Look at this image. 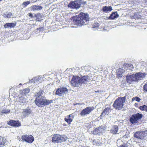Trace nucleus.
<instances>
[{
  "instance_id": "nucleus-1",
  "label": "nucleus",
  "mask_w": 147,
  "mask_h": 147,
  "mask_svg": "<svg viewBox=\"0 0 147 147\" xmlns=\"http://www.w3.org/2000/svg\"><path fill=\"white\" fill-rule=\"evenodd\" d=\"M34 96L36 97L34 101V103L39 107H43L53 102L52 100L46 99L45 92L42 90L40 89L38 92H35Z\"/></svg>"
},
{
  "instance_id": "nucleus-2",
  "label": "nucleus",
  "mask_w": 147,
  "mask_h": 147,
  "mask_svg": "<svg viewBox=\"0 0 147 147\" xmlns=\"http://www.w3.org/2000/svg\"><path fill=\"white\" fill-rule=\"evenodd\" d=\"M88 15L87 13H80L78 16L72 17L73 24L81 26L88 24L89 21Z\"/></svg>"
},
{
  "instance_id": "nucleus-3",
  "label": "nucleus",
  "mask_w": 147,
  "mask_h": 147,
  "mask_svg": "<svg viewBox=\"0 0 147 147\" xmlns=\"http://www.w3.org/2000/svg\"><path fill=\"white\" fill-rule=\"evenodd\" d=\"M90 80V78L87 76H83L81 78L74 76L71 81V83L74 87L82 88V85L86 84Z\"/></svg>"
},
{
  "instance_id": "nucleus-4",
  "label": "nucleus",
  "mask_w": 147,
  "mask_h": 147,
  "mask_svg": "<svg viewBox=\"0 0 147 147\" xmlns=\"http://www.w3.org/2000/svg\"><path fill=\"white\" fill-rule=\"evenodd\" d=\"M146 75L145 73L141 72L129 75L128 74L126 76V81L129 84H132L134 82H138L139 80H142L144 78Z\"/></svg>"
},
{
  "instance_id": "nucleus-5",
  "label": "nucleus",
  "mask_w": 147,
  "mask_h": 147,
  "mask_svg": "<svg viewBox=\"0 0 147 147\" xmlns=\"http://www.w3.org/2000/svg\"><path fill=\"white\" fill-rule=\"evenodd\" d=\"M126 100V96L120 97L118 98L115 101L113 106L115 109L120 110L122 109L123 106V104L125 102Z\"/></svg>"
},
{
  "instance_id": "nucleus-6",
  "label": "nucleus",
  "mask_w": 147,
  "mask_h": 147,
  "mask_svg": "<svg viewBox=\"0 0 147 147\" xmlns=\"http://www.w3.org/2000/svg\"><path fill=\"white\" fill-rule=\"evenodd\" d=\"M67 137L64 135L56 134L54 135L52 138V141L53 143H61L67 140Z\"/></svg>"
},
{
  "instance_id": "nucleus-7",
  "label": "nucleus",
  "mask_w": 147,
  "mask_h": 147,
  "mask_svg": "<svg viewBox=\"0 0 147 147\" xmlns=\"http://www.w3.org/2000/svg\"><path fill=\"white\" fill-rule=\"evenodd\" d=\"M82 3V2L81 0L71 1L68 5V7L71 9H77L80 7Z\"/></svg>"
},
{
  "instance_id": "nucleus-8",
  "label": "nucleus",
  "mask_w": 147,
  "mask_h": 147,
  "mask_svg": "<svg viewBox=\"0 0 147 147\" xmlns=\"http://www.w3.org/2000/svg\"><path fill=\"white\" fill-rule=\"evenodd\" d=\"M143 117L142 114L139 113L132 115L130 117L129 121L132 124L136 123L138 121L141 119Z\"/></svg>"
},
{
  "instance_id": "nucleus-9",
  "label": "nucleus",
  "mask_w": 147,
  "mask_h": 147,
  "mask_svg": "<svg viewBox=\"0 0 147 147\" xmlns=\"http://www.w3.org/2000/svg\"><path fill=\"white\" fill-rule=\"evenodd\" d=\"M68 91V89L66 87L63 86L58 88L56 91L55 94L60 96H64Z\"/></svg>"
},
{
  "instance_id": "nucleus-10",
  "label": "nucleus",
  "mask_w": 147,
  "mask_h": 147,
  "mask_svg": "<svg viewBox=\"0 0 147 147\" xmlns=\"http://www.w3.org/2000/svg\"><path fill=\"white\" fill-rule=\"evenodd\" d=\"M94 109L93 107H87L81 111L80 115L82 117L84 116L85 115L89 114Z\"/></svg>"
},
{
  "instance_id": "nucleus-11",
  "label": "nucleus",
  "mask_w": 147,
  "mask_h": 147,
  "mask_svg": "<svg viewBox=\"0 0 147 147\" xmlns=\"http://www.w3.org/2000/svg\"><path fill=\"white\" fill-rule=\"evenodd\" d=\"M22 139L23 141L29 143H32L34 140V138L32 135H24L22 136Z\"/></svg>"
},
{
  "instance_id": "nucleus-12",
  "label": "nucleus",
  "mask_w": 147,
  "mask_h": 147,
  "mask_svg": "<svg viewBox=\"0 0 147 147\" xmlns=\"http://www.w3.org/2000/svg\"><path fill=\"white\" fill-rule=\"evenodd\" d=\"M104 126H101L95 128L93 131L92 132V133L94 135L100 136L102 134V132L104 131Z\"/></svg>"
},
{
  "instance_id": "nucleus-13",
  "label": "nucleus",
  "mask_w": 147,
  "mask_h": 147,
  "mask_svg": "<svg viewBox=\"0 0 147 147\" xmlns=\"http://www.w3.org/2000/svg\"><path fill=\"white\" fill-rule=\"evenodd\" d=\"M7 124L13 127H18L21 125L20 123L18 120H10L7 122Z\"/></svg>"
},
{
  "instance_id": "nucleus-14",
  "label": "nucleus",
  "mask_w": 147,
  "mask_h": 147,
  "mask_svg": "<svg viewBox=\"0 0 147 147\" xmlns=\"http://www.w3.org/2000/svg\"><path fill=\"white\" fill-rule=\"evenodd\" d=\"M134 68L132 64H127L123 65L122 67V70L124 69V73L125 74L127 73V72H129V71H132V69Z\"/></svg>"
},
{
  "instance_id": "nucleus-15",
  "label": "nucleus",
  "mask_w": 147,
  "mask_h": 147,
  "mask_svg": "<svg viewBox=\"0 0 147 147\" xmlns=\"http://www.w3.org/2000/svg\"><path fill=\"white\" fill-rule=\"evenodd\" d=\"M43 80L42 78L41 77L39 76L38 77H35L32 78L29 81V83L32 82L33 83H39Z\"/></svg>"
},
{
  "instance_id": "nucleus-16",
  "label": "nucleus",
  "mask_w": 147,
  "mask_h": 147,
  "mask_svg": "<svg viewBox=\"0 0 147 147\" xmlns=\"http://www.w3.org/2000/svg\"><path fill=\"white\" fill-rule=\"evenodd\" d=\"M18 101L20 104L22 105H23L26 103L27 99L26 96H22L19 98Z\"/></svg>"
},
{
  "instance_id": "nucleus-17",
  "label": "nucleus",
  "mask_w": 147,
  "mask_h": 147,
  "mask_svg": "<svg viewBox=\"0 0 147 147\" xmlns=\"http://www.w3.org/2000/svg\"><path fill=\"white\" fill-rule=\"evenodd\" d=\"M32 114V111L31 109L29 108L28 107L23 110V116L25 117H28L30 114Z\"/></svg>"
},
{
  "instance_id": "nucleus-18",
  "label": "nucleus",
  "mask_w": 147,
  "mask_h": 147,
  "mask_svg": "<svg viewBox=\"0 0 147 147\" xmlns=\"http://www.w3.org/2000/svg\"><path fill=\"white\" fill-rule=\"evenodd\" d=\"M74 117V115L73 114H71L67 116V117H65V120L68 123L70 124L71 122H72Z\"/></svg>"
},
{
  "instance_id": "nucleus-19",
  "label": "nucleus",
  "mask_w": 147,
  "mask_h": 147,
  "mask_svg": "<svg viewBox=\"0 0 147 147\" xmlns=\"http://www.w3.org/2000/svg\"><path fill=\"white\" fill-rule=\"evenodd\" d=\"M16 25V23H6L3 25V26L5 28H14Z\"/></svg>"
},
{
  "instance_id": "nucleus-20",
  "label": "nucleus",
  "mask_w": 147,
  "mask_h": 147,
  "mask_svg": "<svg viewBox=\"0 0 147 147\" xmlns=\"http://www.w3.org/2000/svg\"><path fill=\"white\" fill-rule=\"evenodd\" d=\"M119 16L117 11L113 12L109 17L108 19L110 20H114Z\"/></svg>"
},
{
  "instance_id": "nucleus-21",
  "label": "nucleus",
  "mask_w": 147,
  "mask_h": 147,
  "mask_svg": "<svg viewBox=\"0 0 147 147\" xmlns=\"http://www.w3.org/2000/svg\"><path fill=\"white\" fill-rule=\"evenodd\" d=\"M142 136L141 131L136 132L134 135V138L140 140H142Z\"/></svg>"
},
{
  "instance_id": "nucleus-22",
  "label": "nucleus",
  "mask_w": 147,
  "mask_h": 147,
  "mask_svg": "<svg viewBox=\"0 0 147 147\" xmlns=\"http://www.w3.org/2000/svg\"><path fill=\"white\" fill-rule=\"evenodd\" d=\"M118 127L117 125H114L111 129L110 131L111 133L113 134H116L118 133Z\"/></svg>"
},
{
  "instance_id": "nucleus-23",
  "label": "nucleus",
  "mask_w": 147,
  "mask_h": 147,
  "mask_svg": "<svg viewBox=\"0 0 147 147\" xmlns=\"http://www.w3.org/2000/svg\"><path fill=\"white\" fill-rule=\"evenodd\" d=\"M32 10L33 11H39L42 9V7L40 5H34L31 6Z\"/></svg>"
},
{
  "instance_id": "nucleus-24",
  "label": "nucleus",
  "mask_w": 147,
  "mask_h": 147,
  "mask_svg": "<svg viewBox=\"0 0 147 147\" xmlns=\"http://www.w3.org/2000/svg\"><path fill=\"white\" fill-rule=\"evenodd\" d=\"M110 110V108L109 107L106 108L104 109L100 116L101 117H103L106 115H108L109 113Z\"/></svg>"
},
{
  "instance_id": "nucleus-25",
  "label": "nucleus",
  "mask_w": 147,
  "mask_h": 147,
  "mask_svg": "<svg viewBox=\"0 0 147 147\" xmlns=\"http://www.w3.org/2000/svg\"><path fill=\"white\" fill-rule=\"evenodd\" d=\"M112 10V8L111 6H105L103 7L102 8V10L104 12L111 11Z\"/></svg>"
},
{
  "instance_id": "nucleus-26",
  "label": "nucleus",
  "mask_w": 147,
  "mask_h": 147,
  "mask_svg": "<svg viewBox=\"0 0 147 147\" xmlns=\"http://www.w3.org/2000/svg\"><path fill=\"white\" fill-rule=\"evenodd\" d=\"M141 132L142 136V140H147V130L142 131Z\"/></svg>"
},
{
  "instance_id": "nucleus-27",
  "label": "nucleus",
  "mask_w": 147,
  "mask_h": 147,
  "mask_svg": "<svg viewBox=\"0 0 147 147\" xmlns=\"http://www.w3.org/2000/svg\"><path fill=\"white\" fill-rule=\"evenodd\" d=\"M5 138L4 137L0 136V146L5 144Z\"/></svg>"
},
{
  "instance_id": "nucleus-28",
  "label": "nucleus",
  "mask_w": 147,
  "mask_h": 147,
  "mask_svg": "<svg viewBox=\"0 0 147 147\" xmlns=\"http://www.w3.org/2000/svg\"><path fill=\"white\" fill-rule=\"evenodd\" d=\"M99 24L97 22H95L92 25V28L93 30H95L97 29L98 27Z\"/></svg>"
},
{
  "instance_id": "nucleus-29",
  "label": "nucleus",
  "mask_w": 147,
  "mask_h": 147,
  "mask_svg": "<svg viewBox=\"0 0 147 147\" xmlns=\"http://www.w3.org/2000/svg\"><path fill=\"white\" fill-rule=\"evenodd\" d=\"M12 13L11 12H9L8 13H3L2 16H3L5 18H9L12 16Z\"/></svg>"
},
{
  "instance_id": "nucleus-30",
  "label": "nucleus",
  "mask_w": 147,
  "mask_h": 147,
  "mask_svg": "<svg viewBox=\"0 0 147 147\" xmlns=\"http://www.w3.org/2000/svg\"><path fill=\"white\" fill-rule=\"evenodd\" d=\"M139 109L142 111H145L147 112V106L144 105L142 106H140L139 108Z\"/></svg>"
},
{
  "instance_id": "nucleus-31",
  "label": "nucleus",
  "mask_w": 147,
  "mask_h": 147,
  "mask_svg": "<svg viewBox=\"0 0 147 147\" xmlns=\"http://www.w3.org/2000/svg\"><path fill=\"white\" fill-rule=\"evenodd\" d=\"M133 17L135 19H139L141 18V16L139 14V13L138 12L135 13Z\"/></svg>"
},
{
  "instance_id": "nucleus-32",
  "label": "nucleus",
  "mask_w": 147,
  "mask_h": 147,
  "mask_svg": "<svg viewBox=\"0 0 147 147\" xmlns=\"http://www.w3.org/2000/svg\"><path fill=\"white\" fill-rule=\"evenodd\" d=\"M10 111V110L9 109H4L1 111V113L2 114H7L9 113Z\"/></svg>"
},
{
  "instance_id": "nucleus-33",
  "label": "nucleus",
  "mask_w": 147,
  "mask_h": 147,
  "mask_svg": "<svg viewBox=\"0 0 147 147\" xmlns=\"http://www.w3.org/2000/svg\"><path fill=\"white\" fill-rule=\"evenodd\" d=\"M141 100L140 98L139 97L137 96H136L135 97H134L132 98V101H134L135 100H136V101L138 102H139Z\"/></svg>"
},
{
  "instance_id": "nucleus-34",
  "label": "nucleus",
  "mask_w": 147,
  "mask_h": 147,
  "mask_svg": "<svg viewBox=\"0 0 147 147\" xmlns=\"http://www.w3.org/2000/svg\"><path fill=\"white\" fill-rule=\"evenodd\" d=\"M122 71H121V72H122V73L121 72H120V73L118 72L117 73V76H118V77L119 78H121L122 77V73H124V69L123 70L122 69Z\"/></svg>"
},
{
  "instance_id": "nucleus-35",
  "label": "nucleus",
  "mask_w": 147,
  "mask_h": 147,
  "mask_svg": "<svg viewBox=\"0 0 147 147\" xmlns=\"http://www.w3.org/2000/svg\"><path fill=\"white\" fill-rule=\"evenodd\" d=\"M24 90V91L25 96L30 92V89L29 88H27Z\"/></svg>"
},
{
  "instance_id": "nucleus-36",
  "label": "nucleus",
  "mask_w": 147,
  "mask_h": 147,
  "mask_svg": "<svg viewBox=\"0 0 147 147\" xmlns=\"http://www.w3.org/2000/svg\"><path fill=\"white\" fill-rule=\"evenodd\" d=\"M41 15L40 13H38L35 15L36 17L38 20L40 19L41 18Z\"/></svg>"
},
{
  "instance_id": "nucleus-37",
  "label": "nucleus",
  "mask_w": 147,
  "mask_h": 147,
  "mask_svg": "<svg viewBox=\"0 0 147 147\" xmlns=\"http://www.w3.org/2000/svg\"><path fill=\"white\" fill-rule=\"evenodd\" d=\"M129 137V136L128 135H125L124 136H123L122 138L123 140L125 139V141H127L128 140V138Z\"/></svg>"
},
{
  "instance_id": "nucleus-38",
  "label": "nucleus",
  "mask_w": 147,
  "mask_h": 147,
  "mask_svg": "<svg viewBox=\"0 0 147 147\" xmlns=\"http://www.w3.org/2000/svg\"><path fill=\"white\" fill-rule=\"evenodd\" d=\"M30 3V1H28L26 2H24L23 3L22 5H24L25 7Z\"/></svg>"
},
{
  "instance_id": "nucleus-39",
  "label": "nucleus",
  "mask_w": 147,
  "mask_h": 147,
  "mask_svg": "<svg viewBox=\"0 0 147 147\" xmlns=\"http://www.w3.org/2000/svg\"><path fill=\"white\" fill-rule=\"evenodd\" d=\"M20 94H21L22 96H24L25 95V92L24 90H20Z\"/></svg>"
},
{
  "instance_id": "nucleus-40",
  "label": "nucleus",
  "mask_w": 147,
  "mask_h": 147,
  "mask_svg": "<svg viewBox=\"0 0 147 147\" xmlns=\"http://www.w3.org/2000/svg\"><path fill=\"white\" fill-rule=\"evenodd\" d=\"M143 88L145 91L147 92V83L144 86Z\"/></svg>"
},
{
  "instance_id": "nucleus-41",
  "label": "nucleus",
  "mask_w": 147,
  "mask_h": 147,
  "mask_svg": "<svg viewBox=\"0 0 147 147\" xmlns=\"http://www.w3.org/2000/svg\"><path fill=\"white\" fill-rule=\"evenodd\" d=\"M44 28H43V27H41V28H38L36 29V30H37V32H40V31H41V30H43Z\"/></svg>"
},
{
  "instance_id": "nucleus-42",
  "label": "nucleus",
  "mask_w": 147,
  "mask_h": 147,
  "mask_svg": "<svg viewBox=\"0 0 147 147\" xmlns=\"http://www.w3.org/2000/svg\"><path fill=\"white\" fill-rule=\"evenodd\" d=\"M121 146V147H128L127 145L126 144H123Z\"/></svg>"
},
{
  "instance_id": "nucleus-43",
  "label": "nucleus",
  "mask_w": 147,
  "mask_h": 147,
  "mask_svg": "<svg viewBox=\"0 0 147 147\" xmlns=\"http://www.w3.org/2000/svg\"><path fill=\"white\" fill-rule=\"evenodd\" d=\"M29 16L30 17L32 18L33 17V15L31 13H29Z\"/></svg>"
},
{
  "instance_id": "nucleus-44",
  "label": "nucleus",
  "mask_w": 147,
  "mask_h": 147,
  "mask_svg": "<svg viewBox=\"0 0 147 147\" xmlns=\"http://www.w3.org/2000/svg\"><path fill=\"white\" fill-rule=\"evenodd\" d=\"M20 85L19 84L18 85V86H14V87L15 88H20Z\"/></svg>"
},
{
  "instance_id": "nucleus-45",
  "label": "nucleus",
  "mask_w": 147,
  "mask_h": 147,
  "mask_svg": "<svg viewBox=\"0 0 147 147\" xmlns=\"http://www.w3.org/2000/svg\"><path fill=\"white\" fill-rule=\"evenodd\" d=\"M95 92H96V93H97V92H101L99 91V90H98V91H95Z\"/></svg>"
},
{
  "instance_id": "nucleus-46",
  "label": "nucleus",
  "mask_w": 147,
  "mask_h": 147,
  "mask_svg": "<svg viewBox=\"0 0 147 147\" xmlns=\"http://www.w3.org/2000/svg\"><path fill=\"white\" fill-rule=\"evenodd\" d=\"M138 105V104L136 103L135 104V105L136 106L137 105Z\"/></svg>"
},
{
  "instance_id": "nucleus-47",
  "label": "nucleus",
  "mask_w": 147,
  "mask_h": 147,
  "mask_svg": "<svg viewBox=\"0 0 147 147\" xmlns=\"http://www.w3.org/2000/svg\"><path fill=\"white\" fill-rule=\"evenodd\" d=\"M79 105V104H80V105H82V104L81 103H76V105Z\"/></svg>"
},
{
  "instance_id": "nucleus-48",
  "label": "nucleus",
  "mask_w": 147,
  "mask_h": 147,
  "mask_svg": "<svg viewBox=\"0 0 147 147\" xmlns=\"http://www.w3.org/2000/svg\"><path fill=\"white\" fill-rule=\"evenodd\" d=\"M19 84L20 85V86L21 85H22V84H21V83H20V84Z\"/></svg>"
},
{
  "instance_id": "nucleus-49",
  "label": "nucleus",
  "mask_w": 147,
  "mask_h": 147,
  "mask_svg": "<svg viewBox=\"0 0 147 147\" xmlns=\"http://www.w3.org/2000/svg\"><path fill=\"white\" fill-rule=\"evenodd\" d=\"M1 0H0V1H1Z\"/></svg>"
}]
</instances>
